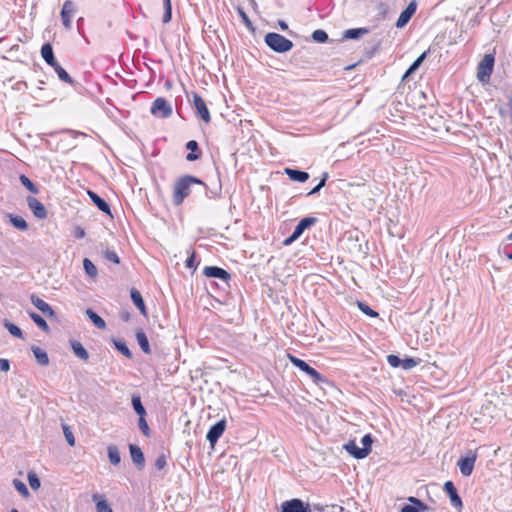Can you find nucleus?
I'll return each mask as SVG.
<instances>
[{
    "instance_id": "obj_31",
    "label": "nucleus",
    "mask_w": 512,
    "mask_h": 512,
    "mask_svg": "<svg viewBox=\"0 0 512 512\" xmlns=\"http://www.w3.org/2000/svg\"><path fill=\"white\" fill-rule=\"evenodd\" d=\"M382 40L381 39H373L368 42L367 47L365 48L364 56L366 59H371L374 55L381 49Z\"/></svg>"
},
{
    "instance_id": "obj_50",
    "label": "nucleus",
    "mask_w": 512,
    "mask_h": 512,
    "mask_svg": "<svg viewBox=\"0 0 512 512\" xmlns=\"http://www.w3.org/2000/svg\"><path fill=\"white\" fill-rule=\"evenodd\" d=\"M138 427L144 436H151V429L146 421V416L138 417Z\"/></svg>"
},
{
    "instance_id": "obj_33",
    "label": "nucleus",
    "mask_w": 512,
    "mask_h": 512,
    "mask_svg": "<svg viewBox=\"0 0 512 512\" xmlns=\"http://www.w3.org/2000/svg\"><path fill=\"white\" fill-rule=\"evenodd\" d=\"M112 343L114 345V348L123 356H125L128 359H131L133 357V354L129 347L127 346L125 340L113 338Z\"/></svg>"
},
{
    "instance_id": "obj_44",
    "label": "nucleus",
    "mask_w": 512,
    "mask_h": 512,
    "mask_svg": "<svg viewBox=\"0 0 512 512\" xmlns=\"http://www.w3.org/2000/svg\"><path fill=\"white\" fill-rule=\"evenodd\" d=\"M13 486L16 491L24 498H28L30 496V492L24 482L19 479L13 480Z\"/></svg>"
},
{
    "instance_id": "obj_39",
    "label": "nucleus",
    "mask_w": 512,
    "mask_h": 512,
    "mask_svg": "<svg viewBox=\"0 0 512 512\" xmlns=\"http://www.w3.org/2000/svg\"><path fill=\"white\" fill-rule=\"evenodd\" d=\"M83 268H84L85 273L89 277H91V278L97 277V275H98L97 267L89 258L83 259Z\"/></svg>"
},
{
    "instance_id": "obj_56",
    "label": "nucleus",
    "mask_w": 512,
    "mask_h": 512,
    "mask_svg": "<svg viewBox=\"0 0 512 512\" xmlns=\"http://www.w3.org/2000/svg\"><path fill=\"white\" fill-rule=\"evenodd\" d=\"M167 465L166 456L164 454H161L157 457L154 463V467L156 470H162Z\"/></svg>"
},
{
    "instance_id": "obj_30",
    "label": "nucleus",
    "mask_w": 512,
    "mask_h": 512,
    "mask_svg": "<svg viewBox=\"0 0 512 512\" xmlns=\"http://www.w3.org/2000/svg\"><path fill=\"white\" fill-rule=\"evenodd\" d=\"M31 351L36 359V362L41 366H47L49 364V356L45 350L38 346H32Z\"/></svg>"
},
{
    "instance_id": "obj_24",
    "label": "nucleus",
    "mask_w": 512,
    "mask_h": 512,
    "mask_svg": "<svg viewBox=\"0 0 512 512\" xmlns=\"http://www.w3.org/2000/svg\"><path fill=\"white\" fill-rule=\"evenodd\" d=\"M369 32L370 29L367 27L350 28L343 32L342 38L345 40H358Z\"/></svg>"
},
{
    "instance_id": "obj_6",
    "label": "nucleus",
    "mask_w": 512,
    "mask_h": 512,
    "mask_svg": "<svg viewBox=\"0 0 512 512\" xmlns=\"http://www.w3.org/2000/svg\"><path fill=\"white\" fill-rule=\"evenodd\" d=\"M192 107L196 116L205 123H210L211 114L205 100L197 93L192 92Z\"/></svg>"
},
{
    "instance_id": "obj_10",
    "label": "nucleus",
    "mask_w": 512,
    "mask_h": 512,
    "mask_svg": "<svg viewBox=\"0 0 512 512\" xmlns=\"http://www.w3.org/2000/svg\"><path fill=\"white\" fill-rule=\"evenodd\" d=\"M281 512H311V508L309 503H305L299 498H293L281 504Z\"/></svg>"
},
{
    "instance_id": "obj_32",
    "label": "nucleus",
    "mask_w": 512,
    "mask_h": 512,
    "mask_svg": "<svg viewBox=\"0 0 512 512\" xmlns=\"http://www.w3.org/2000/svg\"><path fill=\"white\" fill-rule=\"evenodd\" d=\"M85 314L88 317V319L95 325V327L102 330L106 328L105 320L101 316H99L93 309L87 308Z\"/></svg>"
},
{
    "instance_id": "obj_23",
    "label": "nucleus",
    "mask_w": 512,
    "mask_h": 512,
    "mask_svg": "<svg viewBox=\"0 0 512 512\" xmlns=\"http://www.w3.org/2000/svg\"><path fill=\"white\" fill-rule=\"evenodd\" d=\"M317 221L318 219L313 216L302 218L294 228L293 232L295 233V236L297 235L300 238L304 231L315 225Z\"/></svg>"
},
{
    "instance_id": "obj_2",
    "label": "nucleus",
    "mask_w": 512,
    "mask_h": 512,
    "mask_svg": "<svg viewBox=\"0 0 512 512\" xmlns=\"http://www.w3.org/2000/svg\"><path fill=\"white\" fill-rule=\"evenodd\" d=\"M288 359L293 366H295L300 371H302L306 375H308L316 385L321 386L322 384H329V380L327 379V377H325L324 375L319 373L315 368L310 366L306 361H304L292 354H288Z\"/></svg>"
},
{
    "instance_id": "obj_17",
    "label": "nucleus",
    "mask_w": 512,
    "mask_h": 512,
    "mask_svg": "<svg viewBox=\"0 0 512 512\" xmlns=\"http://www.w3.org/2000/svg\"><path fill=\"white\" fill-rule=\"evenodd\" d=\"M87 195L89 196L92 203L104 214L108 216H112L110 204L101 196H99L96 192L92 190H87Z\"/></svg>"
},
{
    "instance_id": "obj_51",
    "label": "nucleus",
    "mask_w": 512,
    "mask_h": 512,
    "mask_svg": "<svg viewBox=\"0 0 512 512\" xmlns=\"http://www.w3.org/2000/svg\"><path fill=\"white\" fill-rule=\"evenodd\" d=\"M373 437L370 433H367L365 434L362 438H361V444H362V448L363 449H366V453L369 455L370 452L372 451V444H373Z\"/></svg>"
},
{
    "instance_id": "obj_35",
    "label": "nucleus",
    "mask_w": 512,
    "mask_h": 512,
    "mask_svg": "<svg viewBox=\"0 0 512 512\" xmlns=\"http://www.w3.org/2000/svg\"><path fill=\"white\" fill-rule=\"evenodd\" d=\"M28 315L30 317V319L43 331V332H46L48 333L50 331V327L48 325V323L46 322V320L41 316L39 315L38 313L34 312V311H31V312H28Z\"/></svg>"
},
{
    "instance_id": "obj_52",
    "label": "nucleus",
    "mask_w": 512,
    "mask_h": 512,
    "mask_svg": "<svg viewBox=\"0 0 512 512\" xmlns=\"http://www.w3.org/2000/svg\"><path fill=\"white\" fill-rule=\"evenodd\" d=\"M62 428H63V433L65 436V439H66L67 443L69 444V446H71V447L75 446V437L73 435L71 428L67 424H64V423L62 424Z\"/></svg>"
},
{
    "instance_id": "obj_55",
    "label": "nucleus",
    "mask_w": 512,
    "mask_h": 512,
    "mask_svg": "<svg viewBox=\"0 0 512 512\" xmlns=\"http://www.w3.org/2000/svg\"><path fill=\"white\" fill-rule=\"evenodd\" d=\"M196 252L193 250L190 256L187 258L185 265L189 269L195 270L198 266V262L196 261Z\"/></svg>"
},
{
    "instance_id": "obj_63",
    "label": "nucleus",
    "mask_w": 512,
    "mask_h": 512,
    "mask_svg": "<svg viewBox=\"0 0 512 512\" xmlns=\"http://www.w3.org/2000/svg\"><path fill=\"white\" fill-rule=\"evenodd\" d=\"M328 177H329V175L327 172H324L322 174V177L318 183V185L321 187V189L326 185V181H327Z\"/></svg>"
},
{
    "instance_id": "obj_19",
    "label": "nucleus",
    "mask_w": 512,
    "mask_h": 512,
    "mask_svg": "<svg viewBox=\"0 0 512 512\" xmlns=\"http://www.w3.org/2000/svg\"><path fill=\"white\" fill-rule=\"evenodd\" d=\"M345 451L355 459H364L368 456L366 449L359 447L355 440H349L343 445Z\"/></svg>"
},
{
    "instance_id": "obj_25",
    "label": "nucleus",
    "mask_w": 512,
    "mask_h": 512,
    "mask_svg": "<svg viewBox=\"0 0 512 512\" xmlns=\"http://www.w3.org/2000/svg\"><path fill=\"white\" fill-rule=\"evenodd\" d=\"M40 53H41V57L43 58V60L46 62L47 65L52 66L57 63L51 43H49V42L44 43L41 47Z\"/></svg>"
},
{
    "instance_id": "obj_9",
    "label": "nucleus",
    "mask_w": 512,
    "mask_h": 512,
    "mask_svg": "<svg viewBox=\"0 0 512 512\" xmlns=\"http://www.w3.org/2000/svg\"><path fill=\"white\" fill-rule=\"evenodd\" d=\"M227 422L226 420L220 419L216 423H214L208 430L206 434V439L210 443V446L214 448L220 437L226 430Z\"/></svg>"
},
{
    "instance_id": "obj_12",
    "label": "nucleus",
    "mask_w": 512,
    "mask_h": 512,
    "mask_svg": "<svg viewBox=\"0 0 512 512\" xmlns=\"http://www.w3.org/2000/svg\"><path fill=\"white\" fill-rule=\"evenodd\" d=\"M31 303L47 318L50 320H58V316L54 309L49 305L47 302H45L43 299L39 298L35 294H32L30 296Z\"/></svg>"
},
{
    "instance_id": "obj_18",
    "label": "nucleus",
    "mask_w": 512,
    "mask_h": 512,
    "mask_svg": "<svg viewBox=\"0 0 512 512\" xmlns=\"http://www.w3.org/2000/svg\"><path fill=\"white\" fill-rule=\"evenodd\" d=\"M128 447L133 464L138 470H142L145 466V456L142 449L137 444H129Z\"/></svg>"
},
{
    "instance_id": "obj_49",
    "label": "nucleus",
    "mask_w": 512,
    "mask_h": 512,
    "mask_svg": "<svg viewBox=\"0 0 512 512\" xmlns=\"http://www.w3.org/2000/svg\"><path fill=\"white\" fill-rule=\"evenodd\" d=\"M216 176H217L216 184L212 187V189L214 190V192H213L214 199L221 198V196H222L221 174H220V171L218 168H216Z\"/></svg>"
},
{
    "instance_id": "obj_14",
    "label": "nucleus",
    "mask_w": 512,
    "mask_h": 512,
    "mask_svg": "<svg viewBox=\"0 0 512 512\" xmlns=\"http://www.w3.org/2000/svg\"><path fill=\"white\" fill-rule=\"evenodd\" d=\"M408 503L403 505L401 512H427L429 507L417 497L410 496L407 498Z\"/></svg>"
},
{
    "instance_id": "obj_3",
    "label": "nucleus",
    "mask_w": 512,
    "mask_h": 512,
    "mask_svg": "<svg viewBox=\"0 0 512 512\" xmlns=\"http://www.w3.org/2000/svg\"><path fill=\"white\" fill-rule=\"evenodd\" d=\"M265 44L276 53H286L294 47V43L285 36L269 32L264 36Z\"/></svg>"
},
{
    "instance_id": "obj_29",
    "label": "nucleus",
    "mask_w": 512,
    "mask_h": 512,
    "mask_svg": "<svg viewBox=\"0 0 512 512\" xmlns=\"http://www.w3.org/2000/svg\"><path fill=\"white\" fill-rule=\"evenodd\" d=\"M6 217L9 219L11 225L20 231H26L29 227L27 221L19 215L8 213Z\"/></svg>"
},
{
    "instance_id": "obj_42",
    "label": "nucleus",
    "mask_w": 512,
    "mask_h": 512,
    "mask_svg": "<svg viewBox=\"0 0 512 512\" xmlns=\"http://www.w3.org/2000/svg\"><path fill=\"white\" fill-rule=\"evenodd\" d=\"M421 362L420 358H414L406 356L405 358H401V367L403 370H410L417 365H419Z\"/></svg>"
},
{
    "instance_id": "obj_47",
    "label": "nucleus",
    "mask_w": 512,
    "mask_h": 512,
    "mask_svg": "<svg viewBox=\"0 0 512 512\" xmlns=\"http://www.w3.org/2000/svg\"><path fill=\"white\" fill-rule=\"evenodd\" d=\"M29 486L33 490H38L41 486V481L38 475L34 471H29L27 474Z\"/></svg>"
},
{
    "instance_id": "obj_13",
    "label": "nucleus",
    "mask_w": 512,
    "mask_h": 512,
    "mask_svg": "<svg viewBox=\"0 0 512 512\" xmlns=\"http://www.w3.org/2000/svg\"><path fill=\"white\" fill-rule=\"evenodd\" d=\"M417 10V2L415 0L411 1L406 8L400 13L395 26L397 28H403L405 27L413 15L415 14Z\"/></svg>"
},
{
    "instance_id": "obj_8",
    "label": "nucleus",
    "mask_w": 512,
    "mask_h": 512,
    "mask_svg": "<svg viewBox=\"0 0 512 512\" xmlns=\"http://www.w3.org/2000/svg\"><path fill=\"white\" fill-rule=\"evenodd\" d=\"M443 490L448 495L451 506L455 508L457 512H462L463 501L458 493L455 484L452 481L448 480L444 483Z\"/></svg>"
},
{
    "instance_id": "obj_36",
    "label": "nucleus",
    "mask_w": 512,
    "mask_h": 512,
    "mask_svg": "<svg viewBox=\"0 0 512 512\" xmlns=\"http://www.w3.org/2000/svg\"><path fill=\"white\" fill-rule=\"evenodd\" d=\"M93 501L96 503L97 512H113L111 506L102 495L94 494Z\"/></svg>"
},
{
    "instance_id": "obj_21",
    "label": "nucleus",
    "mask_w": 512,
    "mask_h": 512,
    "mask_svg": "<svg viewBox=\"0 0 512 512\" xmlns=\"http://www.w3.org/2000/svg\"><path fill=\"white\" fill-rule=\"evenodd\" d=\"M284 173L288 176V178L292 181L304 183L306 182L310 175L308 172L297 169V168H284Z\"/></svg>"
},
{
    "instance_id": "obj_26",
    "label": "nucleus",
    "mask_w": 512,
    "mask_h": 512,
    "mask_svg": "<svg viewBox=\"0 0 512 512\" xmlns=\"http://www.w3.org/2000/svg\"><path fill=\"white\" fill-rule=\"evenodd\" d=\"M70 346L75 356L79 359L83 361H87L89 359V353L81 342L77 340H70Z\"/></svg>"
},
{
    "instance_id": "obj_1",
    "label": "nucleus",
    "mask_w": 512,
    "mask_h": 512,
    "mask_svg": "<svg viewBox=\"0 0 512 512\" xmlns=\"http://www.w3.org/2000/svg\"><path fill=\"white\" fill-rule=\"evenodd\" d=\"M193 184L204 185V181L196 176L189 174L183 175L176 180L172 195V203L175 206H180L190 195L191 186Z\"/></svg>"
},
{
    "instance_id": "obj_48",
    "label": "nucleus",
    "mask_w": 512,
    "mask_h": 512,
    "mask_svg": "<svg viewBox=\"0 0 512 512\" xmlns=\"http://www.w3.org/2000/svg\"><path fill=\"white\" fill-rule=\"evenodd\" d=\"M430 50L424 51L420 56H418L413 63L409 66V73H414L423 63V61L426 59L428 53Z\"/></svg>"
},
{
    "instance_id": "obj_38",
    "label": "nucleus",
    "mask_w": 512,
    "mask_h": 512,
    "mask_svg": "<svg viewBox=\"0 0 512 512\" xmlns=\"http://www.w3.org/2000/svg\"><path fill=\"white\" fill-rule=\"evenodd\" d=\"M3 326L9 331V333L19 339H24L23 331L16 324L10 322L7 319L3 320Z\"/></svg>"
},
{
    "instance_id": "obj_11",
    "label": "nucleus",
    "mask_w": 512,
    "mask_h": 512,
    "mask_svg": "<svg viewBox=\"0 0 512 512\" xmlns=\"http://www.w3.org/2000/svg\"><path fill=\"white\" fill-rule=\"evenodd\" d=\"M477 460V453L469 451V454L465 457H461L457 466L463 476H470L474 470L475 462Z\"/></svg>"
},
{
    "instance_id": "obj_58",
    "label": "nucleus",
    "mask_w": 512,
    "mask_h": 512,
    "mask_svg": "<svg viewBox=\"0 0 512 512\" xmlns=\"http://www.w3.org/2000/svg\"><path fill=\"white\" fill-rule=\"evenodd\" d=\"M297 239H299V237L296 235L295 236V233L292 232V234L290 236H288L287 238L284 239L283 241V245L284 246H290L292 243H294Z\"/></svg>"
},
{
    "instance_id": "obj_41",
    "label": "nucleus",
    "mask_w": 512,
    "mask_h": 512,
    "mask_svg": "<svg viewBox=\"0 0 512 512\" xmlns=\"http://www.w3.org/2000/svg\"><path fill=\"white\" fill-rule=\"evenodd\" d=\"M357 307L359 310L365 314L366 316L370 318H377L379 316V313L372 309L366 302L364 301H357Z\"/></svg>"
},
{
    "instance_id": "obj_61",
    "label": "nucleus",
    "mask_w": 512,
    "mask_h": 512,
    "mask_svg": "<svg viewBox=\"0 0 512 512\" xmlns=\"http://www.w3.org/2000/svg\"><path fill=\"white\" fill-rule=\"evenodd\" d=\"M119 317L123 322H128L131 319V314L128 311H121Z\"/></svg>"
},
{
    "instance_id": "obj_28",
    "label": "nucleus",
    "mask_w": 512,
    "mask_h": 512,
    "mask_svg": "<svg viewBox=\"0 0 512 512\" xmlns=\"http://www.w3.org/2000/svg\"><path fill=\"white\" fill-rule=\"evenodd\" d=\"M136 340L141 350L145 354H151V347L147 335L142 329H138L135 333Z\"/></svg>"
},
{
    "instance_id": "obj_22",
    "label": "nucleus",
    "mask_w": 512,
    "mask_h": 512,
    "mask_svg": "<svg viewBox=\"0 0 512 512\" xmlns=\"http://www.w3.org/2000/svg\"><path fill=\"white\" fill-rule=\"evenodd\" d=\"M130 298L135 307L140 311L144 317L148 316L147 307L141 293L136 288L130 289Z\"/></svg>"
},
{
    "instance_id": "obj_45",
    "label": "nucleus",
    "mask_w": 512,
    "mask_h": 512,
    "mask_svg": "<svg viewBox=\"0 0 512 512\" xmlns=\"http://www.w3.org/2000/svg\"><path fill=\"white\" fill-rule=\"evenodd\" d=\"M163 8H164V13H163V17H162V22L164 24H167L172 19V4H171V0H163Z\"/></svg>"
},
{
    "instance_id": "obj_20",
    "label": "nucleus",
    "mask_w": 512,
    "mask_h": 512,
    "mask_svg": "<svg viewBox=\"0 0 512 512\" xmlns=\"http://www.w3.org/2000/svg\"><path fill=\"white\" fill-rule=\"evenodd\" d=\"M185 148L189 151L185 157L188 162H194L201 159L203 152L196 140H189L185 144Z\"/></svg>"
},
{
    "instance_id": "obj_27",
    "label": "nucleus",
    "mask_w": 512,
    "mask_h": 512,
    "mask_svg": "<svg viewBox=\"0 0 512 512\" xmlns=\"http://www.w3.org/2000/svg\"><path fill=\"white\" fill-rule=\"evenodd\" d=\"M131 405L134 412L138 415V417L147 416L146 408L144 407L141 400V396L138 393L132 394Z\"/></svg>"
},
{
    "instance_id": "obj_60",
    "label": "nucleus",
    "mask_w": 512,
    "mask_h": 512,
    "mask_svg": "<svg viewBox=\"0 0 512 512\" xmlns=\"http://www.w3.org/2000/svg\"><path fill=\"white\" fill-rule=\"evenodd\" d=\"M10 369V362L8 359L1 358L0 359V370L3 372H7Z\"/></svg>"
},
{
    "instance_id": "obj_37",
    "label": "nucleus",
    "mask_w": 512,
    "mask_h": 512,
    "mask_svg": "<svg viewBox=\"0 0 512 512\" xmlns=\"http://www.w3.org/2000/svg\"><path fill=\"white\" fill-rule=\"evenodd\" d=\"M107 456H108V459H109V462L114 465V466H117L120 464L121 462V456H120V452L118 450V447L115 446V445H109L107 447Z\"/></svg>"
},
{
    "instance_id": "obj_43",
    "label": "nucleus",
    "mask_w": 512,
    "mask_h": 512,
    "mask_svg": "<svg viewBox=\"0 0 512 512\" xmlns=\"http://www.w3.org/2000/svg\"><path fill=\"white\" fill-rule=\"evenodd\" d=\"M311 38L316 43H326L329 40L327 32L323 29L314 30L311 34Z\"/></svg>"
},
{
    "instance_id": "obj_7",
    "label": "nucleus",
    "mask_w": 512,
    "mask_h": 512,
    "mask_svg": "<svg viewBox=\"0 0 512 512\" xmlns=\"http://www.w3.org/2000/svg\"><path fill=\"white\" fill-rule=\"evenodd\" d=\"M150 112L155 117L165 119L172 115L173 110L171 104L165 98L158 97L152 102Z\"/></svg>"
},
{
    "instance_id": "obj_34",
    "label": "nucleus",
    "mask_w": 512,
    "mask_h": 512,
    "mask_svg": "<svg viewBox=\"0 0 512 512\" xmlns=\"http://www.w3.org/2000/svg\"><path fill=\"white\" fill-rule=\"evenodd\" d=\"M54 71L56 72L58 78L67 84L74 85L75 81L72 79V77L68 74V72L57 62L55 65L51 66Z\"/></svg>"
},
{
    "instance_id": "obj_15",
    "label": "nucleus",
    "mask_w": 512,
    "mask_h": 512,
    "mask_svg": "<svg viewBox=\"0 0 512 512\" xmlns=\"http://www.w3.org/2000/svg\"><path fill=\"white\" fill-rule=\"evenodd\" d=\"M26 202L29 209L32 211L36 218L45 219L47 217V209L37 198L28 196L26 198Z\"/></svg>"
},
{
    "instance_id": "obj_64",
    "label": "nucleus",
    "mask_w": 512,
    "mask_h": 512,
    "mask_svg": "<svg viewBox=\"0 0 512 512\" xmlns=\"http://www.w3.org/2000/svg\"><path fill=\"white\" fill-rule=\"evenodd\" d=\"M321 190V187L317 184L314 188H312L308 193H307V196H312V195H315L317 193H319Z\"/></svg>"
},
{
    "instance_id": "obj_4",
    "label": "nucleus",
    "mask_w": 512,
    "mask_h": 512,
    "mask_svg": "<svg viewBox=\"0 0 512 512\" xmlns=\"http://www.w3.org/2000/svg\"><path fill=\"white\" fill-rule=\"evenodd\" d=\"M495 63V57L493 54H486L479 62L477 67V79L486 83L489 81L491 74L493 73Z\"/></svg>"
},
{
    "instance_id": "obj_16",
    "label": "nucleus",
    "mask_w": 512,
    "mask_h": 512,
    "mask_svg": "<svg viewBox=\"0 0 512 512\" xmlns=\"http://www.w3.org/2000/svg\"><path fill=\"white\" fill-rule=\"evenodd\" d=\"M74 12V3L71 0H66L60 12L62 23L66 29H71L72 27V15Z\"/></svg>"
},
{
    "instance_id": "obj_59",
    "label": "nucleus",
    "mask_w": 512,
    "mask_h": 512,
    "mask_svg": "<svg viewBox=\"0 0 512 512\" xmlns=\"http://www.w3.org/2000/svg\"><path fill=\"white\" fill-rule=\"evenodd\" d=\"M86 235L85 230L80 226L75 227L74 229V237L77 239H82Z\"/></svg>"
},
{
    "instance_id": "obj_40",
    "label": "nucleus",
    "mask_w": 512,
    "mask_h": 512,
    "mask_svg": "<svg viewBox=\"0 0 512 512\" xmlns=\"http://www.w3.org/2000/svg\"><path fill=\"white\" fill-rule=\"evenodd\" d=\"M19 180H20L21 184L31 193H33V194L39 193L38 186L26 175H24V174L20 175Z\"/></svg>"
},
{
    "instance_id": "obj_5",
    "label": "nucleus",
    "mask_w": 512,
    "mask_h": 512,
    "mask_svg": "<svg viewBox=\"0 0 512 512\" xmlns=\"http://www.w3.org/2000/svg\"><path fill=\"white\" fill-rule=\"evenodd\" d=\"M203 274L208 278L219 279L222 281V286L220 287L223 291L230 287L231 274L218 266H206L203 269Z\"/></svg>"
},
{
    "instance_id": "obj_57",
    "label": "nucleus",
    "mask_w": 512,
    "mask_h": 512,
    "mask_svg": "<svg viewBox=\"0 0 512 512\" xmlns=\"http://www.w3.org/2000/svg\"><path fill=\"white\" fill-rule=\"evenodd\" d=\"M347 240L348 241H353L354 242V249L359 252V253H365L362 249V245L361 244H357L356 242L358 241V236L356 237H353L352 235L348 236L347 237Z\"/></svg>"
},
{
    "instance_id": "obj_62",
    "label": "nucleus",
    "mask_w": 512,
    "mask_h": 512,
    "mask_svg": "<svg viewBox=\"0 0 512 512\" xmlns=\"http://www.w3.org/2000/svg\"><path fill=\"white\" fill-rule=\"evenodd\" d=\"M205 188V194L208 198L214 199L213 192L214 190L210 188L205 182L204 185H202Z\"/></svg>"
},
{
    "instance_id": "obj_53",
    "label": "nucleus",
    "mask_w": 512,
    "mask_h": 512,
    "mask_svg": "<svg viewBox=\"0 0 512 512\" xmlns=\"http://www.w3.org/2000/svg\"><path fill=\"white\" fill-rule=\"evenodd\" d=\"M104 257L107 261H110V262H113L115 264H119L120 263V258L118 256V254L113 251V250H110V249H106L104 251Z\"/></svg>"
},
{
    "instance_id": "obj_54",
    "label": "nucleus",
    "mask_w": 512,
    "mask_h": 512,
    "mask_svg": "<svg viewBox=\"0 0 512 512\" xmlns=\"http://www.w3.org/2000/svg\"><path fill=\"white\" fill-rule=\"evenodd\" d=\"M387 362L393 368H400L401 367V358L398 355L389 354L387 356Z\"/></svg>"
},
{
    "instance_id": "obj_46",
    "label": "nucleus",
    "mask_w": 512,
    "mask_h": 512,
    "mask_svg": "<svg viewBox=\"0 0 512 512\" xmlns=\"http://www.w3.org/2000/svg\"><path fill=\"white\" fill-rule=\"evenodd\" d=\"M236 11L239 15V17L241 18L242 22L244 23V25L250 30V31H254L255 28L253 26V23L252 21L250 20V18L248 17V15L246 14V12L244 11V9L241 7V6H237L236 7Z\"/></svg>"
}]
</instances>
